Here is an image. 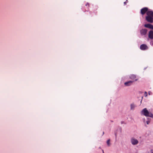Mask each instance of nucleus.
<instances>
[{"instance_id": "nucleus-1", "label": "nucleus", "mask_w": 153, "mask_h": 153, "mask_svg": "<svg viewBox=\"0 0 153 153\" xmlns=\"http://www.w3.org/2000/svg\"><path fill=\"white\" fill-rule=\"evenodd\" d=\"M140 13L142 16H143L146 13V20L150 23L153 22V11L152 10L147 7H144L141 9Z\"/></svg>"}, {"instance_id": "nucleus-2", "label": "nucleus", "mask_w": 153, "mask_h": 153, "mask_svg": "<svg viewBox=\"0 0 153 153\" xmlns=\"http://www.w3.org/2000/svg\"><path fill=\"white\" fill-rule=\"evenodd\" d=\"M142 113L146 116L151 117H153V114L151 112H149L146 108H144L142 110Z\"/></svg>"}, {"instance_id": "nucleus-3", "label": "nucleus", "mask_w": 153, "mask_h": 153, "mask_svg": "<svg viewBox=\"0 0 153 153\" xmlns=\"http://www.w3.org/2000/svg\"><path fill=\"white\" fill-rule=\"evenodd\" d=\"M85 7H84L83 11L85 12L86 11H88L89 10V4L88 3H87L85 4Z\"/></svg>"}, {"instance_id": "nucleus-4", "label": "nucleus", "mask_w": 153, "mask_h": 153, "mask_svg": "<svg viewBox=\"0 0 153 153\" xmlns=\"http://www.w3.org/2000/svg\"><path fill=\"white\" fill-rule=\"evenodd\" d=\"M140 49L142 50H145L148 49L147 46L145 44H142L140 46Z\"/></svg>"}, {"instance_id": "nucleus-5", "label": "nucleus", "mask_w": 153, "mask_h": 153, "mask_svg": "<svg viewBox=\"0 0 153 153\" xmlns=\"http://www.w3.org/2000/svg\"><path fill=\"white\" fill-rule=\"evenodd\" d=\"M147 31L146 29H143L140 30V33L141 35H145L146 34Z\"/></svg>"}, {"instance_id": "nucleus-6", "label": "nucleus", "mask_w": 153, "mask_h": 153, "mask_svg": "<svg viewBox=\"0 0 153 153\" xmlns=\"http://www.w3.org/2000/svg\"><path fill=\"white\" fill-rule=\"evenodd\" d=\"M131 142L133 145L137 144L138 143V141L137 140L133 138L131 139Z\"/></svg>"}, {"instance_id": "nucleus-7", "label": "nucleus", "mask_w": 153, "mask_h": 153, "mask_svg": "<svg viewBox=\"0 0 153 153\" xmlns=\"http://www.w3.org/2000/svg\"><path fill=\"white\" fill-rule=\"evenodd\" d=\"M144 26L148 28L151 29L153 30V25L149 24H145Z\"/></svg>"}, {"instance_id": "nucleus-8", "label": "nucleus", "mask_w": 153, "mask_h": 153, "mask_svg": "<svg viewBox=\"0 0 153 153\" xmlns=\"http://www.w3.org/2000/svg\"><path fill=\"white\" fill-rule=\"evenodd\" d=\"M134 82V81H129L126 82L124 84L125 86H128L131 85L132 83Z\"/></svg>"}, {"instance_id": "nucleus-9", "label": "nucleus", "mask_w": 153, "mask_h": 153, "mask_svg": "<svg viewBox=\"0 0 153 153\" xmlns=\"http://www.w3.org/2000/svg\"><path fill=\"white\" fill-rule=\"evenodd\" d=\"M149 37L151 39H153V31L151 30L149 31Z\"/></svg>"}, {"instance_id": "nucleus-10", "label": "nucleus", "mask_w": 153, "mask_h": 153, "mask_svg": "<svg viewBox=\"0 0 153 153\" xmlns=\"http://www.w3.org/2000/svg\"><path fill=\"white\" fill-rule=\"evenodd\" d=\"M130 78L133 80L132 81H136L137 79H136V76L134 75H131L130 76Z\"/></svg>"}, {"instance_id": "nucleus-11", "label": "nucleus", "mask_w": 153, "mask_h": 153, "mask_svg": "<svg viewBox=\"0 0 153 153\" xmlns=\"http://www.w3.org/2000/svg\"><path fill=\"white\" fill-rule=\"evenodd\" d=\"M97 8L96 7H95L93 10V12L95 14H97Z\"/></svg>"}, {"instance_id": "nucleus-12", "label": "nucleus", "mask_w": 153, "mask_h": 153, "mask_svg": "<svg viewBox=\"0 0 153 153\" xmlns=\"http://www.w3.org/2000/svg\"><path fill=\"white\" fill-rule=\"evenodd\" d=\"M135 107V106L133 104H131V109H133Z\"/></svg>"}, {"instance_id": "nucleus-13", "label": "nucleus", "mask_w": 153, "mask_h": 153, "mask_svg": "<svg viewBox=\"0 0 153 153\" xmlns=\"http://www.w3.org/2000/svg\"><path fill=\"white\" fill-rule=\"evenodd\" d=\"M147 153H153V150H150L149 151H148Z\"/></svg>"}, {"instance_id": "nucleus-14", "label": "nucleus", "mask_w": 153, "mask_h": 153, "mask_svg": "<svg viewBox=\"0 0 153 153\" xmlns=\"http://www.w3.org/2000/svg\"><path fill=\"white\" fill-rule=\"evenodd\" d=\"M107 144L108 145V146H110V140H108V141H107Z\"/></svg>"}, {"instance_id": "nucleus-15", "label": "nucleus", "mask_w": 153, "mask_h": 153, "mask_svg": "<svg viewBox=\"0 0 153 153\" xmlns=\"http://www.w3.org/2000/svg\"><path fill=\"white\" fill-rule=\"evenodd\" d=\"M128 1L127 0L126 2H124V4L125 5H126V3L128 2Z\"/></svg>"}, {"instance_id": "nucleus-16", "label": "nucleus", "mask_w": 153, "mask_h": 153, "mask_svg": "<svg viewBox=\"0 0 153 153\" xmlns=\"http://www.w3.org/2000/svg\"><path fill=\"white\" fill-rule=\"evenodd\" d=\"M145 96L146 97L147 96V93L146 92L145 93Z\"/></svg>"}, {"instance_id": "nucleus-17", "label": "nucleus", "mask_w": 153, "mask_h": 153, "mask_svg": "<svg viewBox=\"0 0 153 153\" xmlns=\"http://www.w3.org/2000/svg\"><path fill=\"white\" fill-rule=\"evenodd\" d=\"M149 121H147L146 122V123H147L148 124H149Z\"/></svg>"}, {"instance_id": "nucleus-18", "label": "nucleus", "mask_w": 153, "mask_h": 153, "mask_svg": "<svg viewBox=\"0 0 153 153\" xmlns=\"http://www.w3.org/2000/svg\"><path fill=\"white\" fill-rule=\"evenodd\" d=\"M151 94H152V93H151L150 92L149 93V95H151Z\"/></svg>"}, {"instance_id": "nucleus-19", "label": "nucleus", "mask_w": 153, "mask_h": 153, "mask_svg": "<svg viewBox=\"0 0 153 153\" xmlns=\"http://www.w3.org/2000/svg\"><path fill=\"white\" fill-rule=\"evenodd\" d=\"M103 153H104L103 152Z\"/></svg>"}]
</instances>
